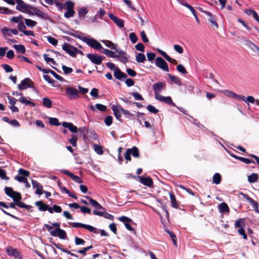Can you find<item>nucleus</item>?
Instances as JSON below:
<instances>
[{"instance_id":"obj_1","label":"nucleus","mask_w":259,"mask_h":259,"mask_svg":"<svg viewBox=\"0 0 259 259\" xmlns=\"http://www.w3.org/2000/svg\"><path fill=\"white\" fill-rule=\"evenodd\" d=\"M5 192L9 197L13 199L14 202L16 203L17 206L20 208H28V205H26L25 204L20 201L21 200V195L20 193L13 191L12 188L8 187H6L5 188Z\"/></svg>"},{"instance_id":"obj_2","label":"nucleus","mask_w":259,"mask_h":259,"mask_svg":"<svg viewBox=\"0 0 259 259\" xmlns=\"http://www.w3.org/2000/svg\"><path fill=\"white\" fill-rule=\"evenodd\" d=\"M15 2L17 4L16 7V9L17 10L29 15L33 14V13L30 11L31 9H32L31 6L26 4L22 0H15Z\"/></svg>"},{"instance_id":"obj_3","label":"nucleus","mask_w":259,"mask_h":259,"mask_svg":"<svg viewBox=\"0 0 259 259\" xmlns=\"http://www.w3.org/2000/svg\"><path fill=\"white\" fill-rule=\"evenodd\" d=\"M62 49L72 57H75L76 54H82V52L69 44L65 42L62 46Z\"/></svg>"},{"instance_id":"obj_4","label":"nucleus","mask_w":259,"mask_h":259,"mask_svg":"<svg viewBox=\"0 0 259 259\" xmlns=\"http://www.w3.org/2000/svg\"><path fill=\"white\" fill-rule=\"evenodd\" d=\"M166 84L164 82H158L152 85L155 99H157L160 96V93L165 88Z\"/></svg>"},{"instance_id":"obj_5","label":"nucleus","mask_w":259,"mask_h":259,"mask_svg":"<svg viewBox=\"0 0 259 259\" xmlns=\"http://www.w3.org/2000/svg\"><path fill=\"white\" fill-rule=\"evenodd\" d=\"M114 44V58H118L119 61L125 63L127 61L128 56L123 51L118 50Z\"/></svg>"},{"instance_id":"obj_6","label":"nucleus","mask_w":259,"mask_h":259,"mask_svg":"<svg viewBox=\"0 0 259 259\" xmlns=\"http://www.w3.org/2000/svg\"><path fill=\"white\" fill-rule=\"evenodd\" d=\"M83 41L85 42L90 47L98 50L99 52L103 48L100 42L94 38H84L83 39Z\"/></svg>"},{"instance_id":"obj_7","label":"nucleus","mask_w":259,"mask_h":259,"mask_svg":"<svg viewBox=\"0 0 259 259\" xmlns=\"http://www.w3.org/2000/svg\"><path fill=\"white\" fill-rule=\"evenodd\" d=\"M69 224L71 225L72 227L74 228H83L88 230L90 232H92L93 233H98V231L96 230V228L89 225H86L80 223L73 222H70L69 223Z\"/></svg>"},{"instance_id":"obj_8","label":"nucleus","mask_w":259,"mask_h":259,"mask_svg":"<svg viewBox=\"0 0 259 259\" xmlns=\"http://www.w3.org/2000/svg\"><path fill=\"white\" fill-rule=\"evenodd\" d=\"M156 65L164 71H169L167 63L161 57H157L155 60Z\"/></svg>"},{"instance_id":"obj_9","label":"nucleus","mask_w":259,"mask_h":259,"mask_svg":"<svg viewBox=\"0 0 259 259\" xmlns=\"http://www.w3.org/2000/svg\"><path fill=\"white\" fill-rule=\"evenodd\" d=\"M65 92L70 99H75L79 97V93L77 89L73 87H68Z\"/></svg>"},{"instance_id":"obj_10","label":"nucleus","mask_w":259,"mask_h":259,"mask_svg":"<svg viewBox=\"0 0 259 259\" xmlns=\"http://www.w3.org/2000/svg\"><path fill=\"white\" fill-rule=\"evenodd\" d=\"M84 197L89 201L90 204L95 208V210H104V208L96 200L93 199L90 196H84Z\"/></svg>"},{"instance_id":"obj_11","label":"nucleus","mask_w":259,"mask_h":259,"mask_svg":"<svg viewBox=\"0 0 259 259\" xmlns=\"http://www.w3.org/2000/svg\"><path fill=\"white\" fill-rule=\"evenodd\" d=\"M31 83H32L31 79L29 78H26L18 85V88L20 90H25L26 88L31 87Z\"/></svg>"},{"instance_id":"obj_12","label":"nucleus","mask_w":259,"mask_h":259,"mask_svg":"<svg viewBox=\"0 0 259 259\" xmlns=\"http://www.w3.org/2000/svg\"><path fill=\"white\" fill-rule=\"evenodd\" d=\"M87 57L91 60V61L96 64H100L102 61V58L101 56L93 54H88Z\"/></svg>"},{"instance_id":"obj_13","label":"nucleus","mask_w":259,"mask_h":259,"mask_svg":"<svg viewBox=\"0 0 259 259\" xmlns=\"http://www.w3.org/2000/svg\"><path fill=\"white\" fill-rule=\"evenodd\" d=\"M52 236L54 237H58L62 239H66L67 238L66 232L60 228L56 229L55 232H52Z\"/></svg>"},{"instance_id":"obj_14","label":"nucleus","mask_w":259,"mask_h":259,"mask_svg":"<svg viewBox=\"0 0 259 259\" xmlns=\"http://www.w3.org/2000/svg\"><path fill=\"white\" fill-rule=\"evenodd\" d=\"M114 77L120 81H123L126 78L127 75L118 68L114 66Z\"/></svg>"},{"instance_id":"obj_15","label":"nucleus","mask_w":259,"mask_h":259,"mask_svg":"<svg viewBox=\"0 0 259 259\" xmlns=\"http://www.w3.org/2000/svg\"><path fill=\"white\" fill-rule=\"evenodd\" d=\"M7 253L8 255L12 256L15 258H21L20 252L15 248L12 247H8L7 249Z\"/></svg>"},{"instance_id":"obj_16","label":"nucleus","mask_w":259,"mask_h":259,"mask_svg":"<svg viewBox=\"0 0 259 259\" xmlns=\"http://www.w3.org/2000/svg\"><path fill=\"white\" fill-rule=\"evenodd\" d=\"M163 213L162 214L160 213L159 212H157V213L159 215L161 219V222L163 224H166V222L169 221V214L167 210L166 209L165 206L163 207Z\"/></svg>"},{"instance_id":"obj_17","label":"nucleus","mask_w":259,"mask_h":259,"mask_svg":"<svg viewBox=\"0 0 259 259\" xmlns=\"http://www.w3.org/2000/svg\"><path fill=\"white\" fill-rule=\"evenodd\" d=\"M140 182L145 186L151 187L153 185L152 180L149 177H139Z\"/></svg>"},{"instance_id":"obj_18","label":"nucleus","mask_w":259,"mask_h":259,"mask_svg":"<svg viewBox=\"0 0 259 259\" xmlns=\"http://www.w3.org/2000/svg\"><path fill=\"white\" fill-rule=\"evenodd\" d=\"M93 213L95 215L100 216V217H103L106 219H109V220H112L113 218V217L111 214H110L106 212H104V211H102L94 210L93 211Z\"/></svg>"},{"instance_id":"obj_19","label":"nucleus","mask_w":259,"mask_h":259,"mask_svg":"<svg viewBox=\"0 0 259 259\" xmlns=\"http://www.w3.org/2000/svg\"><path fill=\"white\" fill-rule=\"evenodd\" d=\"M31 9L33 11L32 12L33 13V15H35L37 17L43 19H47L48 18V15L38 9L32 7V9Z\"/></svg>"},{"instance_id":"obj_20","label":"nucleus","mask_w":259,"mask_h":259,"mask_svg":"<svg viewBox=\"0 0 259 259\" xmlns=\"http://www.w3.org/2000/svg\"><path fill=\"white\" fill-rule=\"evenodd\" d=\"M32 185L33 188H36L35 193L38 195L42 194V186L37 181L32 180Z\"/></svg>"},{"instance_id":"obj_21","label":"nucleus","mask_w":259,"mask_h":259,"mask_svg":"<svg viewBox=\"0 0 259 259\" xmlns=\"http://www.w3.org/2000/svg\"><path fill=\"white\" fill-rule=\"evenodd\" d=\"M61 171L69 176L72 180H73L74 181L78 183H81V180L80 179V178L75 175H74L71 172H69V171L65 170V169H62L61 170Z\"/></svg>"},{"instance_id":"obj_22","label":"nucleus","mask_w":259,"mask_h":259,"mask_svg":"<svg viewBox=\"0 0 259 259\" xmlns=\"http://www.w3.org/2000/svg\"><path fill=\"white\" fill-rule=\"evenodd\" d=\"M156 100L164 102L168 105H170L174 106H175V104L172 102L171 98L170 97H163L162 96H160L159 97H158Z\"/></svg>"},{"instance_id":"obj_23","label":"nucleus","mask_w":259,"mask_h":259,"mask_svg":"<svg viewBox=\"0 0 259 259\" xmlns=\"http://www.w3.org/2000/svg\"><path fill=\"white\" fill-rule=\"evenodd\" d=\"M156 100L164 102L168 105H170L174 106H175V104L172 102L171 98L170 97H163L162 96H160L159 97H158Z\"/></svg>"},{"instance_id":"obj_24","label":"nucleus","mask_w":259,"mask_h":259,"mask_svg":"<svg viewBox=\"0 0 259 259\" xmlns=\"http://www.w3.org/2000/svg\"><path fill=\"white\" fill-rule=\"evenodd\" d=\"M62 125L65 128H68L72 133H76L77 131V127L70 122H63Z\"/></svg>"},{"instance_id":"obj_25","label":"nucleus","mask_w":259,"mask_h":259,"mask_svg":"<svg viewBox=\"0 0 259 259\" xmlns=\"http://www.w3.org/2000/svg\"><path fill=\"white\" fill-rule=\"evenodd\" d=\"M89 108L90 109L94 111H96V109H97L101 111H104L107 109L106 106L101 104H96L95 106L90 105L89 106Z\"/></svg>"},{"instance_id":"obj_26","label":"nucleus","mask_w":259,"mask_h":259,"mask_svg":"<svg viewBox=\"0 0 259 259\" xmlns=\"http://www.w3.org/2000/svg\"><path fill=\"white\" fill-rule=\"evenodd\" d=\"M35 205L38 207V209L40 211H46L48 210L49 206L45 204L41 201H38L35 202Z\"/></svg>"},{"instance_id":"obj_27","label":"nucleus","mask_w":259,"mask_h":259,"mask_svg":"<svg viewBox=\"0 0 259 259\" xmlns=\"http://www.w3.org/2000/svg\"><path fill=\"white\" fill-rule=\"evenodd\" d=\"M244 13L249 16H252L256 21L259 22V17L257 14L254 10L251 9H246L244 11Z\"/></svg>"},{"instance_id":"obj_28","label":"nucleus","mask_w":259,"mask_h":259,"mask_svg":"<svg viewBox=\"0 0 259 259\" xmlns=\"http://www.w3.org/2000/svg\"><path fill=\"white\" fill-rule=\"evenodd\" d=\"M48 211L51 213H53L54 212L59 213L62 211V208L59 205H53L52 207H49Z\"/></svg>"},{"instance_id":"obj_29","label":"nucleus","mask_w":259,"mask_h":259,"mask_svg":"<svg viewBox=\"0 0 259 259\" xmlns=\"http://www.w3.org/2000/svg\"><path fill=\"white\" fill-rule=\"evenodd\" d=\"M167 75L169 76L170 80L175 83V84L178 85H181V79L178 77V76H174V75H172L170 74H168Z\"/></svg>"},{"instance_id":"obj_30","label":"nucleus","mask_w":259,"mask_h":259,"mask_svg":"<svg viewBox=\"0 0 259 259\" xmlns=\"http://www.w3.org/2000/svg\"><path fill=\"white\" fill-rule=\"evenodd\" d=\"M114 24L119 28H124V21L114 16Z\"/></svg>"},{"instance_id":"obj_31","label":"nucleus","mask_w":259,"mask_h":259,"mask_svg":"<svg viewBox=\"0 0 259 259\" xmlns=\"http://www.w3.org/2000/svg\"><path fill=\"white\" fill-rule=\"evenodd\" d=\"M218 207H219V209L221 212H229V207L226 203L223 202V203H221L219 205Z\"/></svg>"},{"instance_id":"obj_32","label":"nucleus","mask_w":259,"mask_h":259,"mask_svg":"<svg viewBox=\"0 0 259 259\" xmlns=\"http://www.w3.org/2000/svg\"><path fill=\"white\" fill-rule=\"evenodd\" d=\"M222 180V177L220 174L215 173L212 178L213 183L215 184H219Z\"/></svg>"},{"instance_id":"obj_33","label":"nucleus","mask_w":259,"mask_h":259,"mask_svg":"<svg viewBox=\"0 0 259 259\" xmlns=\"http://www.w3.org/2000/svg\"><path fill=\"white\" fill-rule=\"evenodd\" d=\"M42 105L48 108H50L52 105V101L48 98H44L42 99Z\"/></svg>"},{"instance_id":"obj_34","label":"nucleus","mask_w":259,"mask_h":259,"mask_svg":"<svg viewBox=\"0 0 259 259\" xmlns=\"http://www.w3.org/2000/svg\"><path fill=\"white\" fill-rule=\"evenodd\" d=\"M136 60L138 63H143L146 60V57L142 53H138L136 57Z\"/></svg>"},{"instance_id":"obj_35","label":"nucleus","mask_w":259,"mask_h":259,"mask_svg":"<svg viewBox=\"0 0 259 259\" xmlns=\"http://www.w3.org/2000/svg\"><path fill=\"white\" fill-rule=\"evenodd\" d=\"M205 14L209 16V18L208 19V21L212 24L214 25L216 27V28H218V25L215 21V18L211 15V14L208 12H206Z\"/></svg>"},{"instance_id":"obj_36","label":"nucleus","mask_w":259,"mask_h":259,"mask_svg":"<svg viewBox=\"0 0 259 259\" xmlns=\"http://www.w3.org/2000/svg\"><path fill=\"white\" fill-rule=\"evenodd\" d=\"M74 3L70 1H68L64 4V8L66 10L73 9Z\"/></svg>"},{"instance_id":"obj_37","label":"nucleus","mask_w":259,"mask_h":259,"mask_svg":"<svg viewBox=\"0 0 259 259\" xmlns=\"http://www.w3.org/2000/svg\"><path fill=\"white\" fill-rule=\"evenodd\" d=\"M127 150H130V153L132 154L134 157H138L139 156V150L136 147H134L132 149H128Z\"/></svg>"},{"instance_id":"obj_38","label":"nucleus","mask_w":259,"mask_h":259,"mask_svg":"<svg viewBox=\"0 0 259 259\" xmlns=\"http://www.w3.org/2000/svg\"><path fill=\"white\" fill-rule=\"evenodd\" d=\"M18 100L21 103L25 104L26 105H30L32 106H35V104L34 103L27 100L23 97L20 98Z\"/></svg>"},{"instance_id":"obj_39","label":"nucleus","mask_w":259,"mask_h":259,"mask_svg":"<svg viewBox=\"0 0 259 259\" xmlns=\"http://www.w3.org/2000/svg\"><path fill=\"white\" fill-rule=\"evenodd\" d=\"M258 179V175L257 174L253 173L248 177V181L250 183H254Z\"/></svg>"},{"instance_id":"obj_40","label":"nucleus","mask_w":259,"mask_h":259,"mask_svg":"<svg viewBox=\"0 0 259 259\" xmlns=\"http://www.w3.org/2000/svg\"><path fill=\"white\" fill-rule=\"evenodd\" d=\"M75 13V12L73 9L68 10L66 11V12H65L64 15L66 18L68 19L73 17Z\"/></svg>"},{"instance_id":"obj_41","label":"nucleus","mask_w":259,"mask_h":259,"mask_svg":"<svg viewBox=\"0 0 259 259\" xmlns=\"http://www.w3.org/2000/svg\"><path fill=\"white\" fill-rule=\"evenodd\" d=\"M100 52L104 54L109 57H113V52L108 49L102 48L101 50H100Z\"/></svg>"},{"instance_id":"obj_42","label":"nucleus","mask_w":259,"mask_h":259,"mask_svg":"<svg viewBox=\"0 0 259 259\" xmlns=\"http://www.w3.org/2000/svg\"><path fill=\"white\" fill-rule=\"evenodd\" d=\"M14 48L22 54H24L25 52V48L22 45H15Z\"/></svg>"},{"instance_id":"obj_43","label":"nucleus","mask_w":259,"mask_h":259,"mask_svg":"<svg viewBox=\"0 0 259 259\" xmlns=\"http://www.w3.org/2000/svg\"><path fill=\"white\" fill-rule=\"evenodd\" d=\"M24 21L26 25L31 27L35 26L37 24L36 22L29 19H25Z\"/></svg>"},{"instance_id":"obj_44","label":"nucleus","mask_w":259,"mask_h":259,"mask_svg":"<svg viewBox=\"0 0 259 259\" xmlns=\"http://www.w3.org/2000/svg\"><path fill=\"white\" fill-rule=\"evenodd\" d=\"M49 122L51 125L55 126H58L60 124L58 121V119L54 117L49 118Z\"/></svg>"},{"instance_id":"obj_45","label":"nucleus","mask_w":259,"mask_h":259,"mask_svg":"<svg viewBox=\"0 0 259 259\" xmlns=\"http://www.w3.org/2000/svg\"><path fill=\"white\" fill-rule=\"evenodd\" d=\"M249 46L254 52L259 53V48L256 45L250 41Z\"/></svg>"},{"instance_id":"obj_46","label":"nucleus","mask_w":259,"mask_h":259,"mask_svg":"<svg viewBox=\"0 0 259 259\" xmlns=\"http://www.w3.org/2000/svg\"><path fill=\"white\" fill-rule=\"evenodd\" d=\"M129 38L133 44H135L138 40V37L134 32L130 33Z\"/></svg>"},{"instance_id":"obj_47","label":"nucleus","mask_w":259,"mask_h":259,"mask_svg":"<svg viewBox=\"0 0 259 259\" xmlns=\"http://www.w3.org/2000/svg\"><path fill=\"white\" fill-rule=\"evenodd\" d=\"M248 201L250 202L252 207L254 209L255 211L257 212H259L257 207V203L252 198H250Z\"/></svg>"},{"instance_id":"obj_48","label":"nucleus","mask_w":259,"mask_h":259,"mask_svg":"<svg viewBox=\"0 0 259 259\" xmlns=\"http://www.w3.org/2000/svg\"><path fill=\"white\" fill-rule=\"evenodd\" d=\"M244 225V223L242 219H240L237 220L235 223V228H242V226Z\"/></svg>"},{"instance_id":"obj_49","label":"nucleus","mask_w":259,"mask_h":259,"mask_svg":"<svg viewBox=\"0 0 259 259\" xmlns=\"http://www.w3.org/2000/svg\"><path fill=\"white\" fill-rule=\"evenodd\" d=\"M19 174L21 175L22 177H23L24 178L29 177L30 172L26 170L23 169L22 168H20L19 169Z\"/></svg>"},{"instance_id":"obj_50","label":"nucleus","mask_w":259,"mask_h":259,"mask_svg":"<svg viewBox=\"0 0 259 259\" xmlns=\"http://www.w3.org/2000/svg\"><path fill=\"white\" fill-rule=\"evenodd\" d=\"M88 13V11L85 8H81L78 12V15L79 17H84Z\"/></svg>"},{"instance_id":"obj_51","label":"nucleus","mask_w":259,"mask_h":259,"mask_svg":"<svg viewBox=\"0 0 259 259\" xmlns=\"http://www.w3.org/2000/svg\"><path fill=\"white\" fill-rule=\"evenodd\" d=\"M94 150L97 154H100V155H101L103 154V150H102V147L101 146L95 144L94 145Z\"/></svg>"},{"instance_id":"obj_52","label":"nucleus","mask_w":259,"mask_h":259,"mask_svg":"<svg viewBox=\"0 0 259 259\" xmlns=\"http://www.w3.org/2000/svg\"><path fill=\"white\" fill-rule=\"evenodd\" d=\"M92 248H93L92 246L91 245V246H88L86 247H84L82 249L79 250L77 251L76 252L77 253L85 255L86 254L87 251H88V250H89L90 249H91Z\"/></svg>"},{"instance_id":"obj_53","label":"nucleus","mask_w":259,"mask_h":259,"mask_svg":"<svg viewBox=\"0 0 259 259\" xmlns=\"http://www.w3.org/2000/svg\"><path fill=\"white\" fill-rule=\"evenodd\" d=\"M169 195H170V199L171 200V203L172 207H174L175 208H177V204L176 200L175 199L174 195L172 193H170Z\"/></svg>"},{"instance_id":"obj_54","label":"nucleus","mask_w":259,"mask_h":259,"mask_svg":"<svg viewBox=\"0 0 259 259\" xmlns=\"http://www.w3.org/2000/svg\"><path fill=\"white\" fill-rule=\"evenodd\" d=\"M23 19V16L21 15H20L19 16L17 17H13L11 19V21L15 22V23H18V24L19 22H21V20Z\"/></svg>"},{"instance_id":"obj_55","label":"nucleus","mask_w":259,"mask_h":259,"mask_svg":"<svg viewBox=\"0 0 259 259\" xmlns=\"http://www.w3.org/2000/svg\"><path fill=\"white\" fill-rule=\"evenodd\" d=\"M85 241L81 238H78V237H75V243L76 245H84Z\"/></svg>"},{"instance_id":"obj_56","label":"nucleus","mask_w":259,"mask_h":259,"mask_svg":"<svg viewBox=\"0 0 259 259\" xmlns=\"http://www.w3.org/2000/svg\"><path fill=\"white\" fill-rule=\"evenodd\" d=\"M48 41L52 45L56 46L58 43V40L56 38L51 36H48L47 37Z\"/></svg>"},{"instance_id":"obj_57","label":"nucleus","mask_w":259,"mask_h":259,"mask_svg":"<svg viewBox=\"0 0 259 259\" xmlns=\"http://www.w3.org/2000/svg\"><path fill=\"white\" fill-rule=\"evenodd\" d=\"M62 69L65 74H68L72 72L73 70L71 68L66 66L65 65H62Z\"/></svg>"},{"instance_id":"obj_58","label":"nucleus","mask_w":259,"mask_h":259,"mask_svg":"<svg viewBox=\"0 0 259 259\" xmlns=\"http://www.w3.org/2000/svg\"><path fill=\"white\" fill-rule=\"evenodd\" d=\"M177 70L181 73L185 74L187 73V71L185 68V67L182 65H178L177 66Z\"/></svg>"},{"instance_id":"obj_59","label":"nucleus","mask_w":259,"mask_h":259,"mask_svg":"<svg viewBox=\"0 0 259 259\" xmlns=\"http://www.w3.org/2000/svg\"><path fill=\"white\" fill-rule=\"evenodd\" d=\"M174 50L179 54H182L183 53V48L178 45H175L174 46Z\"/></svg>"},{"instance_id":"obj_60","label":"nucleus","mask_w":259,"mask_h":259,"mask_svg":"<svg viewBox=\"0 0 259 259\" xmlns=\"http://www.w3.org/2000/svg\"><path fill=\"white\" fill-rule=\"evenodd\" d=\"M2 66L6 72H11L13 70V68L8 64H3Z\"/></svg>"},{"instance_id":"obj_61","label":"nucleus","mask_w":259,"mask_h":259,"mask_svg":"<svg viewBox=\"0 0 259 259\" xmlns=\"http://www.w3.org/2000/svg\"><path fill=\"white\" fill-rule=\"evenodd\" d=\"M49 72L53 75V76L56 78L57 79L60 80V81H63V78L61 76L57 74L56 72H55L54 71L49 70Z\"/></svg>"},{"instance_id":"obj_62","label":"nucleus","mask_w":259,"mask_h":259,"mask_svg":"<svg viewBox=\"0 0 259 259\" xmlns=\"http://www.w3.org/2000/svg\"><path fill=\"white\" fill-rule=\"evenodd\" d=\"M104 122L107 126H109L112 122V117L111 116H108L106 117Z\"/></svg>"},{"instance_id":"obj_63","label":"nucleus","mask_w":259,"mask_h":259,"mask_svg":"<svg viewBox=\"0 0 259 259\" xmlns=\"http://www.w3.org/2000/svg\"><path fill=\"white\" fill-rule=\"evenodd\" d=\"M147 108L148 110L151 113H156L158 112V110L152 105H148Z\"/></svg>"},{"instance_id":"obj_64","label":"nucleus","mask_w":259,"mask_h":259,"mask_svg":"<svg viewBox=\"0 0 259 259\" xmlns=\"http://www.w3.org/2000/svg\"><path fill=\"white\" fill-rule=\"evenodd\" d=\"M144 46L142 43H138L135 46L136 50L143 52H144Z\"/></svg>"}]
</instances>
